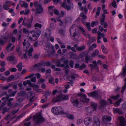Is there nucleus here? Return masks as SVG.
Returning <instances> with one entry per match:
<instances>
[{
  "mask_svg": "<svg viewBox=\"0 0 126 126\" xmlns=\"http://www.w3.org/2000/svg\"><path fill=\"white\" fill-rule=\"evenodd\" d=\"M50 47L51 45L50 44H46L44 47V49L45 50H48L50 48Z\"/></svg>",
  "mask_w": 126,
  "mask_h": 126,
  "instance_id": "nucleus-30",
  "label": "nucleus"
},
{
  "mask_svg": "<svg viewBox=\"0 0 126 126\" xmlns=\"http://www.w3.org/2000/svg\"><path fill=\"white\" fill-rule=\"evenodd\" d=\"M45 81V79H42V78H40L39 79L38 81V83L39 84H41V83L43 84Z\"/></svg>",
  "mask_w": 126,
  "mask_h": 126,
  "instance_id": "nucleus-39",
  "label": "nucleus"
},
{
  "mask_svg": "<svg viewBox=\"0 0 126 126\" xmlns=\"http://www.w3.org/2000/svg\"><path fill=\"white\" fill-rule=\"evenodd\" d=\"M90 22H88L86 23V25L87 28L88 29L89 31H90L91 30V28L90 27Z\"/></svg>",
  "mask_w": 126,
  "mask_h": 126,
  "instance_id": "nucleus-43",
  "label": "nucleus"
},
{
  "mask_svg": "<svg viewBox=\"0 0 126 126\" xmlns=\"http://www.w3.org/2000/svg\"><path fill=\"white\" fill-rule=\"evenodd\" d=\"M80 16L82 17L81 19L86 20L87 18V16L84 15V13L82 12L80 14Z\"/></svg>",
  "mask_w": 126,
  "mask_h": 126,
  "instance_id": "nucleus-34",
  "label": "nucleus"
},
{
  "mask_svg": "<svg viewBox=\"0 0 126 126\" xmlns=\"http://www.w3.org/2000/svg\"><path fill=\"white\" fill-rule=\"evenodd\" d=\"M11 3V2L10 1H6L5 3V5L8 6Z\"/></svg>",
  "mask_w": 126,
  "mask_h": 126,
  "instance_id": "nucleus-58",
  "label": "nucleus"
},
{
  "mask_svg": "<svg viewBox=\"0 0 126 126\" xmlns=\"http://www.w3.org/2000/svg\"><path fill=\"white\" fill-rule=\"evenodd\" d=\"M7 60L8 61H12L14 64L17 61L15 57V56H12L8 57L7 58Z\"/></svg>",
  "mask_w": 126,
  "mask_h": 126,
  "instance_id": "nucleus-17",
  "label": "nucleus"
},
{
  "mask_svg": "<svg viewBox=\"0 0 126 126\" xmlns=\"http://www.w3.org/2000/svg\"><path fill=\"white\" fill-rule=\"evenodd\" d=\"M62 100L61 94L59 95L56 97L53 98L52 101L54 102H56Z\"/></svg>",
  "mask_w": 126,
  "mask_h": 126,
  "instance_id": "nucleus-18",
  "label": "nucleus"
},
{
  "mask_svg": "<svg viewBox=\"0 0 126 126\" xmlns=\"http://www.w3.org/2000/svg\"><path fill=\"white\" fill-rule=\"evenodd\" d=\"M27 84H29V86L31 87H33V88L34 86L35 85L33 83H31V81L30 80H27Z\"/></svg>",
  "mask_w": 126,
  "mask_h": 126,
  "instance_id": "nucleus-38",
  "label": "nucleus"
},
{
  "mask_svg": "<svg viewBox=\"0 0 126 126\" xmlns=\"http://www.w3.org/2000/svg\"><path fill=\"white\" fill-rule=\"evenodd\" d=\"M122 109L124 110H126V103H124L122 106Z\"/></svg>",
  "mask_w": 126,
  "mask_h": 126,
  "instance_id": "nucleus-59",
  "label": "nucleus"
},
{
  "mask_svg": "<svg viewBox=\"0 0 126 126\" xmlns=\"http://www.w3.org/2000/svg\"><path fill=\"white\" fill-rule=\"evenodd\" d=\"M88 96L92 97L95 98L97 99L98 97V93L94 91L91 93L87 94Z\"/></svg>",
  "mask_w": 126,
  "mask_h": 126,
  "instance_id": "nucleus-11",
  "label": "nucleus"
},
{
  "mask_svg": "<svg viewBox=\"0 0 126 126\" xmlns=\"http://www.w3.org/2000/svg\"><path fill=\"white\" fill-rule=\"evenodd\" d=\"M62 100H66L68 99V95H63L62 94H61Z\"/></svg>",
  "mask_w": 126,
  "mask_h": 126,
  "instance_id": "nucleus-33",
  "label": "nucleus"
},
{
  "mask_svg": "<svg viewBox=\"0 0 126 126\" xmlns=\"http://www.w3.org/2000/svg\"><path fill=\"white\" fill-rule=\"evenodd\" d=\"M91 105L93 109V110H95L97 107V104L94 102H91Z\"/></svg>",
  "mask_w": 126,
  "mask_h": 126,
  "instance_id": "nucleus-23",
  "label": "nucleus"
},
{
  "mask_svg": "<svg viewBox=\"0 0 126 126\" xmlns=\"http://www.w3.org/2000/svg\"><path fill=\"white\" fill-rule=\"evenodd\" d=\"M85 47L84 46H83L82 47H79L77 48V50L79 51H81L85 49Z\"/></svg>",
  "mask_w": 126,
  "mask_h": 126,
  "instance_id": "nucleus-48",
  "label": "nucleus"
},
{
  "mask_svg": "<svg viewBox=\"0 0 126 126\" xmlns=\"http://www.w3.org/2000/svg\"><path fill=\"white\" fill-rule=\"evenodd\" d=\"M26 93L24 91H21L17 94V96L16 97V99L17 101L20 102L23 101V97L26 94Z\"/></svg>",
  "mask_w": 126,
  "mask_h": 126,
  "instance_id": "nucleus-4",
  "label": "nucleus"
},
{
  "mask_svg": "<svg viewBox=\"0 0 126 126\" xmlns=\"http://www.w3.org/2000/svg\"><path fill=\"white\" fill-rule=\"evenodd\" d=\"M34 122L36 124L39 125L45 121V118L40 114H38L33 116Z\"/></svg>",
  "mask_w": 126,
  "mask_h": 126,
  "instance_id": "nucleus-2",
  "label": "nucleus"
},
{
  "mask_svg": "<svg viewBox=\"0 0 126 126\" xmlns=\"http://www.w3.org/2000/svg\"><path fill=\"white\" fill-rule=\"evenodd\" d=\"M56 66L57 67H60V65L61 64V62L59 60H58L56 62Z\"/></svg>",
  "mask_w": 126,
  "mask_h": 126,
  "instance_id": "nucleus-50",
  "label": "nucleus"
},
{
  "mask_svg": "<svg viewBox=\"0 0 126 126\" xmlns=\"http://www.w3.org/2000/svg\"><path fill=\"white\" fill-rule=\"evenodd\" d=\"M82 120L80 119H79L77 120V124L79 125L82 122Z\"/></svg>",
  "mask_w": 126,
  "mask_h": 126,
  "instance_id": "nucleus-63",
  "label": "nucleus"
},
{
  "mask_svg": "<svg viewBox=\"0 0 126 126\" xmlns=\"http://www.w3.org/2000/svg\"><path fill=\"white\" fill-rule=\"evenodd\" d=\"M9 70L10 71L12 72H15L17 71V69L15 68H10Z\"/></svg>",
  "mask_w": 126,
  "mask_h": 126,
  "instance_id": "nucleus-57",
  "label": "nucleus"
},
{
  "mask_svg": "<svg viewBox=\"0 0 126 126\" xmlns=\"http://www.w3.org/2000/svg\"><path fill=\"white\" fill-rule=\"evenodd\" d=\"M32 19H31L29 18H27V21L28 23H25V24H22L23 25L27 26L28 28H30L32 26Z\"/></svg>",
  "mask_w": 126,
  "mask_h": 126,
  "instance_id": "nucleus-15",
  "label": "nucleus"
},
{
  "mask_svg": "<svg viewBox=\"0 0 126 126\" xmlns=\"http://www.w3.org/2000/svg\"><path fill=\"white\" fill-rule=\"evenodd\" d=\"M69 65L70 67L71 68H73L74 67V65L75 64L74 61L72 60H71L69 62Z\"/></svg>",
  "mask_w": 126,
  "mask_h": 126,
  "instance_id": "nucleus-36",
  "label": "nucleus"
},
{
  "mask_svg": "<svg viewBox=\"0 0 126 126\" xmlns=\"http://www.w3.org/2000/svg\"><path fill=\"white\" fill-rule=\"evenodd\" d=\"M113 112L115 113H118L120 114H122L121 111L119 108H113Z\"/></svg>",
  "mask_w": 126,
  "mask_h": 126,
  "instance_id": "nucleus-22",
  "label": "nucleus"
},
{
  "mask_svg": "<svg viewBox=\"0 0 126 126\" xmlns=\"http://www.w3.org/2000/svg\"><path fill=\"white\" fill-rule=\"evenodd\" d=\"M39 87V86L38 85H34L33 87V89L37 92H41L43 91V90L42 89H38Z\"/></svg>",
  "mask_w": 126,
  "mask_h": 126,
  "instance_id": "nucleus-20",
  "label": "nucleus"
},
{
  "mask_svg": "<svg viewBox=\"0 0 126 126\" xmlns=\"http://www.w3.org/2000/svg\"><path fill=\"white\" fill-rule=\"evenodd\" d=\"M120 97V95L119 94H118L117 95L114 96H112L110 97L111 98L115 100H117Z\"/></svg>",
  "mask_w": 126,
  "mask_h": 126,
  "instance_id": "nucleus-35",
  "label": "nucleus"
},
{
  "mask_svg": "<svg viewBox=\"0 0 126 126\" xmlns=\"http://www.w3.org/2000/svg\"><path fill=\"white\" fill-rule=\"evenodd\" d=\"M98 24V22L97 21H93L91 24V26L92 27H94V25L96 26Z\"/></svg>",
  "mask_w": 126,
  "mask_h": 126,
  "instance_id": "nucleus-31",
  "label": "nucleus"
},
{
  "mask_svg": "<svg viewBox=\"0 0 126 126\" xmlns=\"http://www.w3.org/2000/svg\"><path fill=\"white\" fill-rule=\"evenodd\" d=\"M11 35V33H9L8 35L5 37H3L2 38L4 39V40L2 39L1 38L0 39V44L1 45H3L5 43H6L8 40L10 36Z\"/></svg>",
  "mask_w": 126,
  "mask_h": 126,
  "instance_id": "nucleus-7",
  "label": "nucleus"
},
{
  "mask_svg": "<svg viewBox=\"0 0 126 126\" xmlns=\"http://www.w3.org/2000/svg\"><path fill=\"white\" fill-rule=\"evenodd\" d=\"M105 19L104 18H101L100 19V23L103 26V27L104 28H106L108 25L107 23L105 22Z\"/></svg>",
  "mask_w": 126,
  "mask_h": 126,
  "instance_id": "nucleus-16",
  "label": "nucleus"
},
{
  "mask_svg": "<svg viewBox=\"0 0 126 126\" xmlns=\"http://www.w3.org/2000/svg\"><path fill=\"white\" fill-rule=\"evenodd\" d=\"M51 111L54 114H59L65 113L63 109L61 107H53Z\"/></svg>",
  "mask_w": 126,
  "mask_h": 126,
  "instance_id": "nucleus-3",
  "label": "nucleus"
},
{
  "mask_svg": "<svg viewBox=\"0 0 126 126\" xmlns=\"http://www.w3.org/2000/svg\"><path fill=\"white\" fill-rule=\"evenodd\" d=\"M33 51V48H31L30 49H29L28 51V55L30 56H32V52Z\"/></svg>",
  "mask_w": 126,
  "mask_h": 126,
  "instance_id": "nucleus-28",
  "label": "nucleus"
},
{
  "mask_svg": "<svg viewBox=\"0 0 126 126\" xmlns=\"http://www.w3.org/2000/svg\"><path fill=\"white\" fill-rule=\"evenodd\" d=\"M102 118L104 122L106 123L107 122V116H103L102 117Z\"/></svg>",
  "mask_w": 126,
  "mask_h": 126,
  "instance_id": "nucleus-47",
  "label": "nucleus"
},
{
  "mask_svg": "<svg viewBox=\"0 0 126 126\" xmlns=\"http://www.w3.org/2000/svg\"><path fill=\"white\" fill-rule=\"evenodd\" d=\"M17 92V91H15L13 92L12 94H7V97H8L9 99V97H10L12 96H14Z\"/></svg>",
  "mask_w": 126,
  "mask_h": 126,
  "instance_id": "nucleus-27",
  "label": "nucleus"
},
{
  "mask_svg": "<svg viewBox=\"0 0 126 126\" xmlns=\"http://www.w3.org/2000/svg\"><path fill=\"white\" fill-rule=\"evenodd\" d=\"M88 54L89 52L87 51H84L80 54V56L81 58H82L86 56Z\"/></svg>",
  "mask_w": 126,
  "mask_h": 126,
  "instance_id": "nucleus-19",
  "label": "nucleus"
},
{
  "mask_svg": "<svg viewBox=\"0 0 126 126\" xmlns=\"http://www.w3.org/2000/svg\"><path fill=\"white\" fill-rule=\"evenodd\" d=\"M122 101V99H120L117 101H116V103L115 104V105L116 106H118L120 103Z\"/></svg>",
  "mask_w": 126,
  "mask_h": 126,
  "instance_id": "nucleus-41",
  "label": "nucleus"
},
{
  "mask_svg": "<svg viewBox=\"0 0 126 126\" xmlns=\"http://www.w3.org/2000/svg\"><path fill=\"white\" fill-rule=\"evenodd\" d=\"M14 78V76L13 75H11L8 78L7 80L8 82H9L11 81Z\"/></svg>",
  "mask_w": 126,
  "mask_h": 126,
  "instance_id": "nucleus-40",
  "label": "nucleus"
},
{
  "mask_svg": "<svg viewBox=\"0 0 126 126\" xmlns=\"http://www.w3.org/2000/svg\"><path fill=\"white\" fill-rule=\"evenodd\" d=\"M6 64L5 62L4 61H0V65L1 67H4Z\"/></svg>",
  "mask_w": 126,
  "mask_h": 126,
  "instance_id": "nucleus-46",
  "label": "nucleus"
},
{
  "mask_svg": "<svg viewBox=\"0 0 126 126\" xmlns=\"http://www.w3.org/2000/svg\"><path fill=\"white\" fill-rule=\"evenodd\" d=\"M93 126H100V122L98 118L96 117L94 118Z\"/></svg>",
  "mask_w": 126,
  "mask_h": 126,
  "instance_id": "nucleus-10",
  "label": "nucleus"
},
{
  "mask_svg": "<svg viewBox=\"0 0 126 126\" xmlns=\"http://www.w3.org/2000/svg\"><path fill=\"white\" fill-rule=\"evenodd\" d=\"M72 102L74 105H76L78 108H80L82 107V104L79 102L78 100L77 99H74L72 100Z\"/></svg>",
  "mask_w": 126,
  "mask_h": 126,
  "instance_id": "nucleus-9",
  "label": "nucleus"
},
{
  "mask_svg": "<svg viewBox=\"0 0 126 126\" xmlns=\"http://www.w3.org/2000/svg\"><path fill=\"white\" fill-rule=\"evenodd\" d=\"M96 40V39L95 38V37H93L91 39V40H90L88 42V44H89V43L90 42L91 43H93V42H94Z\"/></svg>",
  "mask_w": 126,
  "mask_h": 126,
  "instance_id": "nucleus-61",
  "label": "nucleus"
},
{
  "mask_svg": "<svg viewBox=\"0 0 126 126\" xmlns=\"http://www.w3.org/2000/svg\"><path fill=\"white\" fill-rule=\"evenodd\" d=\"M38 69L40 71H41L42 73H44L46 71V69L44 68L39 67Z\"/></svg>",
  "mask_w": 126,
  "mask_h": 126,
  "instance_id": "nucleus-49",
  "label": "nucleus"
},
{
  "mask_svg": "<svg viewBox=\"0 0 126 126\" xmlns=\"http://www.w3.org/2000/svg\"><path fill=\"white\" fill-rule=\"evenodd\" d=\"M43 9L41 5L39 4L37 7L36 13L38 14H40L43 12Z\"/></svg>",
  "mask_w": 126,
  "mask_h": 126,
  "instance_id": "nucleus-13",
  "label": "nucleus"
},
{
  "mask_svg": "<svg viewBox=\"0 0 126 126\" xmlns=\"http://www.w3.org/2000/svg\"><path fill=\"white\" fill-rule=\"evenodd\" d=\"M25 3L24 1H21L20 2V4L22 7H24V4Z\"/></svg>",
  "mask_w": 126,
  "mask_h": 126,
  "instance_id": "nucleus-62",
  "label": "nucleus"
},
{
  "mask_svg": "<svg viewBox=\"0 0 126 126\" xmlns=\"http://www.w3.org/2000/svg\"><path fill=\"white\" fill-rule=\"evenodd\" d=\"M102 49V51L103 52L106 54L108 53V52L107 50L106 49L104 45H102L101 47Z\"/></svg>",
  "mask_w": 126,
  "mask_h": 126,
  "instance_id": "nucleus-24",
  "label": "nucleus"
},
{
  "mask_svg": "<svg viewBox=\"0 0 126 126\" xmlns=\"http://www.w3.org/2000/svg\"><path fill=\"white\" fill-rule=\"evenodd\" d=\"M86 65L84 63H82L81 65L79 67V69L80 70H82L85 68Z\"/></svg>",
  "mask_w": 126,
  "mask_h": 126,
  "instance_id": "nucleus-37",
  "label": "nucleus"
},
{
  "mask_svg": "<svg viewBox=\"0 0 126 126\" xmlns=\"http://www.w3.org/2000/svg\"><path fill=\"white\" fill-rule=\"evenodd\" d=\"M78 95L79 96L82 98L84 99L85 102L88 103L89 101V99L87 98L86 95L82 93H79L78 94Z\"/></svg>",
  "mask_w": 126,
  "mask_h": 126,
  "instance_id": "nucleus-14",
  "label": "nucleus"
},
{
  "mask_svg": "<svg viewBox=\"0 0 126 126\" xmlns=\"http://www.w3.org/2000/svg\"><path fill=\"white\" fill-rule=\"evenodd\" d=\"M85 60L86 63H88L89 61L92 60V58L91 56L89 55H87L85 57Z\"/></svg>",
  "mask_w": 126,
  "mask_h": 126,
  "instance_id": "nucleus-21",
  "label": "nucleus"
},
{
  "mask_svg": "<svg viewBox=\"0 0 126 126\" xmlns=\"http://www.w3.org/2000/svg\"><path fill=\"white\" fill-rule=\"evenodd\" d=\"M99 53V50L97 49H96L95 51L92 53V55L93 57H94L96 55H98Z\"/></svg>",
  "mask_w": 126,
  "mask_h": 126,
  "instance_id": "nucleus-26",
  "label": "nucleus"
},
{
  "mask_svg": "<svg viewBox=\"0 0 126 126\" xmlns=\"http://www.w3.org/2000/svg\"><path fill=\"white\" fill-rule=\"evenodd\" d=\"M54 79L53 77H51L49 79V82L51 84H54Z\"/></svg>",
  "mask_w": 126,
  "mask_h": 126,
  "instance_id": "nucleus-45",
  "label": "nucleus"
},
{
  "mask_svg": "<svg viewBox=\"0 0 126 126\" xmlns=\"http://www.w3.org/2000/svg\"><path fill=\"white\" fill-rule=\"evenodd\" d=\"M69 31L70 34L72 36H73V37H75L77 35V31L74 26L73 25L72 27L70 28Z\"/></svg>",
  "mask_w": 126,
  "mask_h": 126,
  "instance_id": "nucleus-6",
  "label": "nucleus"
},
{
  "mask_svg": "<svg viewBox=\"0 0 126 126\" xmlns=\"http://www.w3.org/2000/svg\"><path fill=\"white\" fill-rule=\"evenodd\" d=\"M123 72L121 74L122 75H125L126 73V67H125L123 69Z\"/></svg>",
  "mask_w": 126,
  "mask_h": 126,
  "instance_id": "nucleus-56",
  "label": "nucleus"
},
{
  "mask_svg": "<svg viewBox=\"0 0 126 126\" xmlns=\"http://www.w3.org/2000/svg\"><path fill=\"white\" fill-rule=\"evenodd\" d=\"M108 103L106 101L102 100L99 103V108L100 109H103L107 106L108 104Z\"/></svg>",
  "mask_w": 126,
  "mask_h": 126,
  "instance_id": "nucleus-8",
  "label": "nucleus"
},
{
  "mask_svg": "<svg viewBox=\"0 0 126 126\" xmlns=\"http://www.w3.org/2000/svg\"><path fill=\"white\" fill-rule=\"evenodd\" d=\"M62 5L65 9H67L68 11H69L73 8V3H70L69 4L67 5L66 4V0L63 1Z\"/></svg>",
  "mask_w": 126,
  "mask_h": 126,
  "instance_id": "nucleus-5",
  "label": "nucleus"
},
{
  "mask_svg": "<svg viewBox=\"0 0 126 126\" xmlns=\"http://www.w3.org/2000/svg\"><path fill=\"white\" fill-rule=\"evenodd\" d=\"M44 64H45L47 66H49L51 65V63L49 62H47L45 63Z\"/></svg>",
  "mask_w": 126,
  "mask_h": 126,
  "instance_id": "nucleus-64",
  "label": "nucleus"
},
{
  "mask_svg": "<svg viewBox=\"0 0 126 126\" xmlns=\"http://www.w3.org/2000/svg\"><path fill=\"white\" fill-rule=\"evenodd\" d=\"M36 32L32 31L28 34L29 38L30 41H34L38 38L41 33V28L42 25L38 23H36L34 25Z\"/></svg>",
  "mask_w": 126,
  "mask_h": 126,
  "instance_id": "nucleus-1",
  "label": "nucleus"
},
{
  "mask_svg": "<svg viewBox=\"0 0 126 126\" xmlns=\"http://www.w3.org/2000/svg\"><path fill=\"white\" fill-rule=\"evenodd\" d=\"M69 57L70 58L73 59H75L76 55V54L74 53H73L71 52L69 53Z\"/></svg>",
  "mask_w": 126,
  "mask_h": 126,
  "instance_id": "nucleus-25",
  "label": "nucleus"
},
{
  "mask_svg": "<svg viewBox=\"0 0 126 126\" xmlns=\"http://www.w3.org/2000/svg\"><path fill=\"white\" fill-rule=\"evenodd\" d=\"M7 102V101L5 100L2 103L1 105L0 106V110L5 105Z\"/></svg>",
  "mask_w": 126,
  "mask_h": 126,
  "instance_id": "nucleus-42",
  "label": "nucleus"
},
{
  "mask_svg": "<svg viewBox=\"0 0 126 126\" xmlns=\"http://www.w3.org/2000/svg\"><path fill=\"white\" fill-rule=\"evenodd\" d=\"M61 15L59 17H63L64 15L66 14L65 12H64L63 11H62L61 12Z\"/></svg>",
  "mask_w": 126,
  "mask_h": 126,
  "instance_id": "nucleus-52",
  "label": "nucleus"
},
{
  "mask_svg": "<svg viewBox=\"0 0 126 126\" xmlns=\"http://www.w3.org/2000/svg\"><path fill=\"white\" fill-rule=\"evenodd\" d=\"M51 93V92L50 91H47L45 93V95L47 96H50Z\"/></svg>",
  "mask_w": 126,
  "mask_h": 126,
  "instance_id": "nucleus-55",
  "label": "nucleus"
},
{
  "mask_svg": "<svg viewBox=\"0 0 126 126\" xmlns=\"http://www.w3.org/2000/svg\"><path fill=\"white\" fill-rule=\"evenodd\" d=\"M2 110H3V111L2 112V113L3 114H4L6 111H7V107H5L3 108Z\"/></svg>",
  "mask_w": 126,
  "mask_h": 126,
  "instance_id": "nucleus-53",
  "label": "nucleus"
},
{
  "mask_svg": "<svg viewBox=\"0 0 126 126\" xmlns=\"http://www.w3.org/2000/svg\"><path fill=\"white\" fill-rule=\"evenodd\" d=\"M23 32L25 34H27L29 32V30H26L25 28H24L22 30Z\"/></svg>",
  "mask_w": 126,
  "mask_h": 126,
  "instance_id": "nucleus-54",
  "label": "nucleus"
},
{
  "mask_svg": "<svg viewBox=\"0 0 126 126\" xmlns=\"http://www.w3.org/2000/svg\"><path fill=\"white\" fill-rule=\"evenodd\" d=\"M88 66H90L91 68L92 69H94L95 67L97 66L92 64H89Z\"/></svg>",
  "mask_w": 126,
  "mask_h": 126,
  "instance_id": "nucleus-51",
  "label": "nucleus"
},
{
  "mask_svg": "<svg viewBox=\"0 0 126 126\" xmlns=\"http://www.w3.org/2000/svg\"><path fill=\"white\" fill-rule=\"evenodd\" d=\"M66 117L70 119H73L74 118V116L72 114H69L67 115Z\"/></svg>",
  "mask_w": 126,
  "mask_h": 126,
  "instance_id": "nucleus-44",
  "label": "nucleus"
},
{
  "mask_svg": "<svg viewBox=\"0 0 126 126\" xmlns=\"http://www.w3.org/2000/svg\"><path fill=\"white\" fill-rule=\"evenodd\" d=\"M84 122L85 124L86 125H89L92 122V119L90 117L86 118L84 119Z\"/></svg>",
  "mask_w": 126,
  "mask_h": 126,
  "instance_id": "nucleus-12",
  "label": "nucleus"
},
{
  "mask_svg": "<svg viewBox=\"0 0 126 126\" xmlns=\"http://www.w3.org/2000/svg\"><path fill=\"white\" fill-rule=\"evenodd\" d=\"M125 81H126V77L125 78ZM126 88V82L125 83L124 85L122 87V90L121 91V92L122 93H123L125 90V89Z\"/></svg>",
  "mask_w": 126,
  "mask_h": 126,
  "instance_id": "nucleus-29",
  "label": "nucleus"
},
{
  "mask_svg": "<svg viewBox=\"0 0 126 126\" xmlns=\"http://www.w3.org/2000/svg\"><path fill=\"white\" fill-rule=\"evenodd\" d=\"M59 32L60 34L62 37H64L65 36V33L64 32V30L63 29H60L59 30Z\"/></svg>",
  "mask_w": 126,
  "mask_h": 126,
  "instance_id": "nucleus-32",
  "label": "nucleus"
},
{
  "mask_svg": "<svg viewBox=\"0 0 126 126\" xmlns=\"http://www.w3.org/2000/svg\"><path fill=\"white\" fill-rule=\"evenodd\" d=\"M112 5L114 8H116L117 7L116 3L114 0H113V2L112 3Z\"/></svg>",
  "mask_w": 126,
  "mask_h": 126,
  "instance_id": "nucleus-60",
  "label": "nucleus"
}]
</instances>
